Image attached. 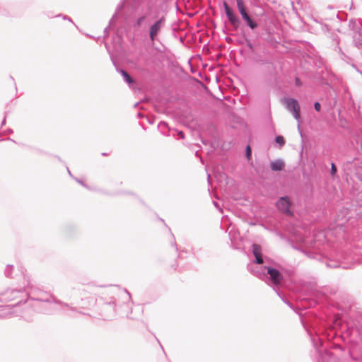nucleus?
Wrapping results in <instances>:
<instances>
[{
	"instance_id": "obj_58",
	"label": "nucleus",
	"mask_w": 362,
	"mask_h": 362,
	"mask_svg": "<svg viewBox=\"0 0 362 362\" xmlns=\"http://www.w3.org/2000/svg\"><path fill=\"white\" fill-rule=\"evenodd\" d=\"M336 111L337 112L338 115L339 116V107L336 108Z\"/></svg>"
},
{
	"instance_id": "obj_53",
	"label": "nucleus",
	"mask_w": 362,
	"mask_h": 362,
	"mask_svg": "<svg viewBox=\"0 0 362 362\" xmlns=\"http://www.w3.org/2000/svg\"><path fill=\"white\" fill-rule=\"evenodd\" d=\"M117 37H118V40H122V36L119 35L118 34L117 35Z\"/></svg>"
},
{
	"instance_id": "obj_4",
	"label": "nucleus",
	"mask_w": 362,
	"mask_h": 362,
	"mask_svg": "<svg viewBox=\"0 0 362 362\" xmlns=\"http://www.w3.org/2000/svg\"><path fill=\"white\" fill-rule=\"evenodd\" d=\"M152 8L148 6L146 11L132 21V27L135 33L139 31L147 32L149 40L153 42L158 40V36L165 27L166 17L162 15L150 23V15Z\"/></svg>"
},
{
	"instance_id": "obj_45",
	"label": "nucleus",
	"mask_w": 362,
	"mask_h": 362,
	"mask_svg": "<svg viewBox=\"0 0 362 362\" xmlns=\"http://www.w3.org/2000/svg\"><path fill=\"white\" fill-rule=\"evenodd\" d=\"M143 117H144V115L141 112H138L137 113V117L138 118H142Z\"/></svg>"
},
{
	"instance_id": "obj_34",
	"label": "nucleus",
	"mask_w": 362,
	"mask_h": 362,
	"mask_svg": "<svg viewBox=\"0 0 362 362\" xmlns=\"http://www.w3.org/2000/svg\"><path fill=\"white\" fill-rule=\"evenodd\" d=\"M141 2L142 0H133V7L134 8H138V6L141 5Z\"/></svg>"
},
{
	"instance_id": "obj_26",
	"label": "nucleus",
	"mask_w": 362,
	"mask_h": 362,
	"mask_svg": "<svg viewBox=\"0 0 362 362\" xmlns=\"http://www.w3.org/2000/svg\"><path fill=\"white\" fill-rule=\"evenodd\" d=\"M245 157L247 160L252 159V149L249 144L245 147Z\"/></svg>"
},
{
	"instance_id": "obj_43",
	"label": "nucleus",
	"mask_w": 362,
	"mask_h": 362,
	"mask_svg": "<svg viewBox=\"0 0 362 362\" xmlns=\"http://www.w3.org/2000/svg\"><path fill=\"white\" fill-rule=\"evenodd\" d=\"M340 227H341V231H344V230H345V229H346V227L343 223H341Z\"/></svg>"
},
{
	"instance_id": "obj_7",
	"label": "nucleus",
	"mask_w": 362,
	"mask_h": 362,
	"mask_svg": "<svg viewBox=\"0 0 362 362\" xmlns=\"http://www.w3.org/2000/svg\"><path fill=\"white\" fill-rule=\"evenodd\" d=\"M223 7L225 15L234 30L237 31L239 29L242 23L241 20L243 21L244 25L252 31H255L259 28V23L249 13L241 16L240 19L226 1L223 2Z\"/></svg>"
},
{
	"instance_id": "obj_61",
	"label": "nucleus",
	"mask_w": 362,
	"mask_h": 362,
	"mask_svg": "<svg viewBox=\"0 0 362 362\" xmlns=\"http://www.w3.org/2000/svg\"><path fill=\"white\" fill-rule=\"evenodd\" d=\"M340 119H341V122L342 120H344V117L342 116H341Z\"/></svg>"
},
{
	"instance_id": "obj_6",
	"label": "nucleus",
	"mask_w": 362,
	"mask_h": 362,
	"mask_svg": "<svg viewBox=\"0 0 362 362\" xmlns=\"http://www.w3.org/2000/svg\"><path fill=\"white\" fill-rule=\"evenodd\" d=\"M277 235L283 240H285L291 247L293 249L301 251L303 252L307 257L311 259H314L322 262L326 264V266L329 268H338L339 267V259L338 255H336L334 259H331L327 256L324 255L319 251L311 250L308 248H305L304 246L298 243H296L292 238L288 237L286 235L283 233L279 231Z\"/></svg>"
},
{
	"instance_id": "obj_29",
	"label": "nucleus",
	"mask_w": 362,
	"mask_h": 362,
	"mask_svg": "<svg viewBox=\"0 0 362 362\" xmlns=\"http://www.w3.org/2000/svg\"><path fill=\"white\" fill-rule=\"evenodd\" d=\"M337 165L334 163H332L330 174L332 176H334L337 174Z\"/></svg>"
},
{
	"instance_id": "obj_60",
	"label": "nucleus",
	"mask_w": 362,
	"mask_h": 362,
	"mask_svg": "<svg viewBox=\"0 0 362 362\" xmlns=\"http://www.w3.org/2000/svg\"><path fill=\"white\" fill-rule=\"evenodd\" d=\"M138 105H139V103H136L134 104V107H136L138 106Z\"/></svg>"
},
{
	"instance_id": "obj_2",
	"label": "nucleus",
	"mask_w": 362,
	"mask_h": 362,
	"mask_svg": "<svg viewBox=\"0 0 362 362\" xmlns=\"http://www.w3.org/2000/svg\"><path fill=\"white\" fill-rule=\"evenodd\" d=\"M341 352L349 354L354 361L362 357V313L354 298L341 291Z\"/></svg>"
},
{
	"instance_id": "obj_57",
	"label": "nucleus",
	"mask_w": 362,
	"mask_h": 362,
	"mask_svg": "<svg viewBox=\"0 0 362 362\" xmlns=\"http://www.w3.org/2000/svg\"><path fill=\"white\" fill-rule=\"evenodd\" d=\"M105 47H106V49H107V52H108L109 53H110V50H109L108 45H107V44H105Z\"/></svg>"
},
{
	"instance_id": "obj_15",
	"label": "nucleus",
	"mask_w": 362,
	"mask_h": 362,
	"mask_svg": "<svg viewBox=\"0 0 362 362\" xmlns=\"http://www.w3.org/2000/svg\"><path fill=\"white\" fill-rule=\"evenodd\" d=\"M252 252L255 257L254 262L259 263L260 262H262V248L260 245L253 243L252 245Z\"/></svg>"
},
{
	"instance_id": "obj_30",
	"label": "nucleus",
	"mask_w": 362,
	"mask_h": 362,
	"mask_svg": "<svg viewBox=\"0 0 362 362\" xmlns=\"http://www.w3.org/2000/svg\"><path fill=\"white\" fill-rule=\"evenodd\" d=\"M54 17H56V18L62 17L64 20L69 21V22H71L73 24H74V23L73 22L72 19L69 16H68L66 15L57 14V15L54 16Z\"/></svg>"
},
{
	"instance_id": "obj_51",
	"label": "nucleus",
	"mask_w": 362,
	"mask_h": 362,
	"mask_svg": "<svg viewBox=\"0 0 362 362\" xmlns=\"http://www.w3.org/2000/svg\"><path fill=\"white\" fill-rule=\"evenodd\" d=\"M207 180H208V183L211 184V182H210V175L209 174H208Z\"/></svg>"
},
{
	"instance_id": "obj_24",
	"label": "nucleus",
	"mask_w": 362,
	"mask_h": 362,
	"mask_svg": "<svg viewBox=\"0 0 362 362\" xmlns=\"http://www.w3.org/2000/svg\"><path fill=\"white\" fill-rule=\"evenodd\" d=\"M322 30H324L325 32H327V33H330L332 30H334V31H337V32H339V28H333L332 25H329V24H323L322 25Z\"/></svg>"
},
{
	"instance_id": "obj_44",
	"label": "nucleus",
	"mask_w": 362,
	"mask_h": 362,
	"mask_svg": "<svg viewBox=\"0 0 362 362\" xmlns=\"http://www.w3.org/2000/svg\"><path fill=\"white\" fill-rule=\"evenodd\" d=\"M148 122L149 124H152L154 123V119L148 118Z\"/></svg>"
},
{
	"instance_id": "obj_54",
	"label": "nucleus",
	"mask_w": 362,
	"mask_h": 362,
	"mask_svg": "<svg viewBox=\"0 0 362 362\" xmlns=\"http://www.w3.org/2000/svg\"><path fill=\"white\" fill-rule=\"evenodd\" d=\"M67 171H68L69 175L71 177H73V175H71V172H70V170H69V169L68 168H67Z\"/></svg>"
},
{
	"instance_id": "obj_1",
	"label": "nucleus",
	"mask_w": 362,
	"mask_h": 362,
	"mask_svg": "<svg viewBox=\"0 0 362 362\" xmlns=\"http://www.w3.org/2000/svg\"><path fill=\"white\" fill-rule=\"evenodd\" d=\"M286 286L284 276L278 286L273 289L281 300L299 315L301 324L310 337L311 342L318 353L317 362H339L338 358L329 351L339 348V337L335 325L327 324L317 316L303 317L298 313L299 307H296L281 291V288Z\"/></svg>"
},
{
	"instance_id": "obj_5",
	"label": "nucleus",
	"mask_w": 362,
	"mask_h": 362,
	"mask_svg": "<svg viewBox=\"0 0 362 362\" xmlns=\"http://www.w3.org/2000/svg\"><path fill=\"white\" fill-rule=\"evenodd\" d=\"M263 263V260L259 263L253 262L248 265V269L252 274L264 280L273 289H275L280 284L283 274L277 269L264 265Z\"/></svg>"
},
{
	"instance_id": "obj_62",
	"label": "nucleus",
	"mask_w": 362,
	"mask_h": 362,
	"mask_svg": "<svg viewBox=\"0 0 362 362\" xmlns=\"http://www.w3.org/2000/svg\"><path fill=\"white\" fill-rule=\"evenodd\" d=\"M156 341H158L159 345H161V343H160V341H159L158 339H156Z\"/></svg>"
},
{
	"instance_id": "obj_63",
	"label": "nucleus",
	"mask_w": 362,
	"mask_h": 362,
	"mask_svg": "<svg viewBox=\"0 0 362 362\" xmlns=\"http://www.w3.org/2000/svg\"><path fill=\"white\" fill-rule=\"evenodd\" d=\"M156 341H158L159 345H161V343H160V341H159L158 339H156Z\"/></svg>"
},
{
	"instance_id": "obj_3",
	"label": "nucleus",
	"mask_w": 362,
	"mask_h": 362,
	"mask_svg": "<svg viewBox=\"0 0 362 362\" xmlns=\"http://www.w3.org/2000/svg\"><path fill=\"white\" fill-rule=\"evenodd\" d=\"M26 284L21 288H7L5 291H0V296L5 301H11L19 297H25V299H21L14 305H18L22 303H25L28 300L35 303H40L37 305L31 303L32 306H37V311L41 313L52 315L54 313V309L51 307V303L61 305L65 306L72 311H76V308L72 307L66 303L57 299L55 296L42 291L41 289L34 286L31 284L30 281L26 275L22 272Z\"/></svg>"
},
{
	"instance_id": "obj_11",
	"label": "nucleus",
	"mask_w": 362,
	"mask_h": 362,
	"mask_svg": "<svg viewBox=\"0 0 362 362\" xmlns=\"http://www.w3.org/2000/svg\"><path fill=\"white\" fill-rule=\"evenodd\" d=\"M341 90H343V94H341V110L342 108L349 110L355 109V103L351 94L346 87H344L341 83Z\"/></svg>"
},
{
	"instance_id": "obj_17",
	"label": "nucleus",
	"mask_w": 362,
	"mask_h": 362,
	"mask_svg": "<svg viewBox=\"0 0 362 362\" xmlns=\"http://www.w3.org/2000/svg\"><path fill=\"white\" fill-rule=\"evenodd\" d=\"M349 27L351 30L354 31V33L361 31L362 25L361 22L357 21L356 19H351L349 22Z\"/></svg>"
},
{
	"instance_id": "obj_48",
	"label": "nucleus",
	"mask_w": 362,
	"mask_h": 362,
	"mask_svg": "<svg viewBox=\"0 0 362 362\" xmlns=\"http://www.w3.org/2000/svg\"><path fill=\"white\" fill-rule=\"evenodd\" d=\"M202 142L204 144H205V145H206V144H208V141L204 140V139H202Z\"/></svg>"
},
{
	"instance_id": "obj_22",
	"label": "nucleus",
	"mask_w": 362,
	"mask_h": 362,
	"mask_svg": "<svg viewBox=\"0 0 362 362\" xmlns=\"http://www.w3.org/2000/svg\"><path fill=\"white\" fill-rule=\"evenodd\" d=\"M14 271V267L12 264H7L4 269V275L6 278L12 279V274Z\"/></svg>"
},
{
	"instance_id": "obj_55",
	"label": "nucleus",
	"mask_w": 362,
	"mask_h": 362,
	"mask_svg": "<svg viewBox=\"0 0 362 362\" xmlns=\"http://www.w3.org/2000/svg\"><path fill=\"white\" fill-rule=\"evenodd\" d=\"M107 155H108L107 153H105V152L102 153L103 156H106Z\"/></svg>"
},
{
	"instance_id": "obj_49",
	"label": "nucleus",
	"mask_w": 362,
	"mask_h": 362,
	"mask_svg": "<svg viewBox=\"0 0 362 362\" xmlns=\"http://www.w3.org/2000/svg\"><path fill=\"white\" fill-rule=\"evenodd\" d=\"M336 18L339 20V11H337Z\"/></svg>"
},
{
	"instance_id": "obj_27",
	"label": "nucleus",
	"mask_w": 362,
	"mask_h": 362,
	"mask_svg": "<svg viewBox=\"0 0 362 362\" xmlns=\"http://www.w3.org/2000/svg\"><path fill=\"white\" fill-rule=\"evenodd\" d=\"M117 20H116L115 21H113V23L112 24H110L108 25V26H107L105 29H104V37H107L109 36V30H110V28L111 26H115L116 25V22H117Z\"/></svg>"
},
{
	"instance_id": "obj_16",
	"label": "nucleus",
	"mask_w": 362,
	"mask_h": 362,
	"mask_svg": "<svg viewBox=\"0 0 362 362\" xmlns=\"http://www.w3.org/2000/svg\"><path fill=\"white\" fill-rule=\"evenodd\" d=\"M285 168V163L281 159H276L271 161L270 168L274 172H280Z\"/></svg>"
},
{
	"instance_id": "obj_10",
	"label": "nucleus",
	"mask_w": 362,
	"mask_h": 362,
	"mask_svg": "<svg viewBox=\"0 0 362 362\" xmlns=\"http://www.w3.org/2000/svg\"><path fill=\"white\" fill-rule=\"evenodd\" d=\"M276 207L283 214L288 216H293V212L291 209L292 206V202L288 196L285 195L280 197L276 202Z\"/></svg>"
},
{
	"instance_id": "obj_39",
	"label": "nucleus",
	"mask_w": 362,
	"mask_h": 362,
	"mask_svg": "<svg viewBox=\"0 0 362 362\" xmlns=\"http://www.w3.org/2000/svg\"><path fill=\"white\" fill-rule=\"evenodd\" d=\"M172 238L173 239V241L171 243V245L173 247H175L176 248V251H177V245L176 243L175 242V236L173 233H171Z\"/></svg>"
},
{
	"instance_id": "obj_46",
	"label": "nucleus",
	"mask_w": 362,
	"mask_h": 362,
	"mask_svg": "<svg viewBox=\"0 0 362 362\" xmlns=\"http://www.w3.org/2000/svg\"><path fill=\"white\" fill-rule=\"evenodd\" d=\"M298 131H299L300 135L302 136H303V134H302V131H301V129H300V125H299V124L298 125Z\"/></svg>"
},
{
	"instance_id": "obj_37",
	"label": "nucleus",
	"mask_w": 362,
	"mask_h": 362,
	"mask_svg": "<svg viewBox=\"0 0 362 362\" xmlns=\"http://www.w3.org/2000/svg\"><path fill=\"white\" fill-rule=\"evenodd\" d=\"M0 15L6 16L8 15V11L0 6Z\"/></svg>"
},
{
	"instance_id": "obj_19",
	"label": "nucleus",
	"mask_w": 362,
	"mask_h": 362,
	"mask_svg": "<svg viewBox=\"0 0 362 362\" xmlns=\"http://www.w3.org/2000/svg\"><path fill=\"white\" fill-rule=\"evenodd\" d=\"M158 129L160 132L162 134L165 136H170V132L172 131L169 128L168 124L164 121H161L159 122V124H158Z\"/></svg>"
},
{
	"instance_id": "obj_25",
	"label": "nucleus",
	"mask_w": 362,
	"mask_h": 362,
	"mask_svg": "<svg viewBox=\"0 0 362 362\" xmlns=\"http://www.w3.org/2000/svg\"><path fill=\"white\" fill-rule=\"evenodd\" d=\"M329 37L335 42L336 47L339 48V38L338 37L337 33L332 32L330 33Z\"/></svg>"
},
{
	"instance_id": "obj_14",
	"label": "nucleus",
	"mask_w": 362,
	"mask_h": 362,
	"mask_svg": "<svg viewBox=\"0 0 362 362\" xmlns=\"http://www.w3.org/2000/svg\"><path fill=\"white\" fill-rule=\"evenodd\" d=\"M129 0H121L119 4L117 5L115 12L110 20V24H112L113 21H115L119 17H122L124 19L127 18V15L123 13V9L128 4Z\"/></svg>"
},
{
	"instance_id": "obj_47",
	"label": "nucleus",
	"mask_w": 362,
	"mask_h": 362,
	"mask_svg": "<svg viewBox=\"0 0 362 362\" xmlns=\"http://www.w3.org/2000/svg\"><path fill=\"white\" fill-rule=\"evenodd\" d=\"M334 8V6H331V5H329L327 7V10H332Z\"/></svg>"
},
{
	"instance_id": "obj_28",
	"label": "nucleus",
	"mask_w": 362,
	"mask_h": 362,
	"mask_svg": "<svg viewBox=\"0 0 362 362\" xmlns=\"http://www.w3.org/2000/svg\"><path fill=\"white\" fill-rule=\"evenodd\" d=\"M314 109L316 112L320 113L322 110L321 104L318 101H315L313 104Z\"/></svg>"
},
{
	"instance_id": "obj_59",
	"label": "nucleus",
	"mask_w": 362,
	"mask_h": 362,
	"mask_svg": "<svg viewBox=\"0 0 362 362\" xmlns=\"http://www.w3.org/2000/svg\"><path fill=\"white\" fill-rule=\"evenodd\" d=\"M124 194H134L133 193H132L130 192H124Z\"/></svg>"
},
{
	"instance_id": "obj_12",
	"label": "nucleus",
	"mask_w": 362,
	"mask_h": 362,
	"mask_svg": "<svg viewBox=\"0 0 362 362\" xmlns=\"http://www.w3.org/2000/svg\"><path fill=\"white\" fill-rule=\"evenodd\" d=\"M284 104L293 117L298 122L300 119V107L298 101L293 98H285Z\"/></svg>"
},
{
	"instance_id": "obj_41",
	"label": "nucleus",
	"mask_w": 362,
	"mask_h": 362,
	"mask_svg": "<svg viewBox=\"0 0 362 362\" xmlns=\"http://www.w3.org/2000/svg\"><path fill=\"white\" fill-rule=\"evenodd\" d=\"M213 204H214V206H215L216 208L218 209L219 210H221V207H220L219 204H218L217 202L214 201V202H213Z\"/></svg>"
},
{
	"instance_id": "obj_21",
	"label": "nucleus",
	"mask_w": 362,
	"mask_h": 362,
	"mask_svg": "<svg viewBox=\"0 0 362 362\" xmlns=\"http://www.w3.org/2000/svg\"><path fill=\"white\" fill-rule=\"evenodd\" d=\"M340 53H341V59H342L343 60H344L347 64H350L357 71H359L358 67L356 66V64H354L353 62V59L349 57H347L343 52L342 50L341 49L340 51Z\"/></svg>"
},
{
	"instance_id": "obj_50",
	"label": "nucleus",
	"mask_w": 362,
	"mask_h": 362,
	"mask_svg": "<svg viewBox=\"0 0 362 362\" xmlns=\"http://www.w3.org/2000/svg\"><path fill=\"white\" fill-rule=\"evenodd\" d=\"M6 140L11 141L16 143V141L13 139H11L9 137L6 138Z\"/></svg>"
},
{
	"instance_id": "obj_56",
	"label": "nucleus",
	"mask_w": 362,
	"mask_h": 362,
	"mask_svg": "<svg viewBox=\"0 0 362 362\" xmlns=\"http://www.w3.org/2000/svg\"><path fill=\"white\" fill-rule=\"evenodd\" d=\"M125 292L129 295V298H131L130 293L127 289H125Z\"/></svg>"
},
{
	"instance_id": "obj_13",
	"label": "nucleus",
	"mask_w": 362,
	"mask_h": 362,
	"mask_svg": "<svg viewBox=\"0 0 362 362\" xmlns=\"http://www.w3.org/2000/svg\"><path fill=\"white\" fill-rule=\"evenodd\" d=\"M110 57L116 71L122 75L124 81L128 84L129 88H134L136 85V80L132 78L126 70L119 67L116 60L112 56H110Z\"/></svg>"
},
{
	"instance_id": "obj_52",
	"label": "nucleus",
	"mask_w": 362,
	"mask_h": 362,
	"mask_svg": "<svg viewBox=\"0 0 362 362\" xmlns=\"http://www.w3.org/2000/svg\"><path fill=\"white\" fill-rule=\"evenodd\" d=\"M340 21H346V19H345V18H344L342 17V13H341V18H340Z\"/></svg>"
},
{
	"instance_id": "obj_35",
	"label": "nucleus",
	"mask_w": 362,
	"mask_h": 362,
	"mask_svg": "<svg viewBox=\"0 0 362 362\" xmlns=\"http://www.w3.org/2000/svg\"><path fill=\"white\" fill-rule=\"evenodd\" d=\"M302 81L298 77L295 78V85L297 87H300L302 86Z\"/></svg>"
},
{
	"instance_id": "obj_36",
	"label": "nucleus",
	"mask_w": 362,
	"mask_h": 362,
	"mask_svg": "<svg viewBox=\"0 0 362 362\" xmlns=\"http://www.w3.org/2000/svg\"><path fill=\"white\" fill-rule=\"evenodd\" d=\"M105 305H109V306H110V307L112 308V310H113L114 312L115 311V301H114V300H111V301H110V302L107 303Z\"/></svg>"
},
{
	"instance_id": "obj_8",
	"label": "nucleus",
	"mask_w": 362,
	"mask_h": 362,
	"mask_svg": "<svg viewBox=\"0 0 362 362\" xmlns=\"http://www.w3.org/2000/svg\"><path fill=\"white\" fill-rule=\"evenodd\" d=\"M296 293L297 299L301 303L303 309L314 308L325 298L323 294L305 285L298 286Z\"/></svg>"
},
{
	"instance_id": "obj_23",
	"label": "nucleus",
	"mask_w": 362,
	"mask_h": 362,
	"mask_svg": "<svg viewBox=\"0 0 362 362\" xmlns=\"http://www.w3.org/2000/svg\"><path fill=\"white\" fill-rule=\"evenodd\" d=\"M274 141L279 146V148H282L286 144V140L281 135H276L274 138Z\"/></svg>"
},
{
	"instance_id": "obj_38",
	"label": "nucleus",
	"mask_w": 362,
	"mask_h": 362,
	"mask_svg": "<svg viewBox=\"0 0 362 362\" xmlns=\"http://www.w3.org/2000/svg\"><path fill=\"white\" fill-rule=\"evenodd\" d=\"M13 133V130L11 128H8L2 132L3 134H11Z\"/></svg>"
},
{
	"instance_id": "obj_40",
	"label": "nucleus",
	"mask_w": 362,
	"mask_h": 362,
	"mask_svg": "<svg viewBox=\"0 0 362 362\" xmlns=\"http://www.w3.org/2000/svg\"><path fill=\"white\" fill-rule=\"evenodd\" d=\"M6 123V112L5 113V115L4 117V119L1 123V127H2L3 126H4Z\"/></svg>"
},
{
	"instance_id": "obj_20",
	"label": "nucleus",
	"mask_w": 362,
	"mask_h": 362,
	"mask_svg": "<svg viewBox=\"0 0 362 362\" xmlns=\"http://www.w3.org/2000/svg\"><path fill=\"white\" fill-rule=\"evenodd\" d=\"M353 41L354 42L355 46L358 49H362V33L361 31H358V33H354L353 35Z\"/></svg>"
},
{
	"instance_id": "obj_42",
	"label": "nucleus",
	"mask_w": 362,
	"mask_h": 362,
	"mask_svg": "<svg viewBox=\"0 0 362 362\" xmlns=\"http://www.w3.org/2000/svg\"><path fill=\"white\" fill-rule=\"evenodd\" d=\"M45 14L49 18H52L53 17H54V16H52L50 12H47V13H45Z\"/></svg>"
},
{
	"instance_id": "obj_32",
	"label": "nucleus",
	"mask_w": 362,
	"mask_h": 362,
	"mask_svg": "<svg viewBox=\"0 0 362 362\" xmlns=\"http://www.w3.org/2000/svg\"><path fill=\"white\" fill-rule=\"evenodd\" d=\"M173 132L177 133V139H181L185 138V134L182 131L173 130Z\"/></svg>"
},
{
	"instance_id": "obj_64",
	"label": "nucleus",
	"mask_w": 362,
	"mask_h": 362,
	"mask_svg": "<svg viewBox=\"0 0 362 362\" xmlns=\"http://www.w3.org/2000/svg\"><path fill=\"white\" fill-rule=\"evenodd\" d=\"M87 36H88V37H90V38H93V36H91L90 35H88H88H87Z\"/></svg>"
},
{
	"instance_id": "obj_18",
	"label": "nucleus",
	"mask_w": 362,
	"mask_h": 362,
	"mask_svg": "<svg viewBox=\"0 0 362 362\" xmlns=\"http://www.w3.org/2000/svg\"><path fill=\"white\" fill-rule=\"evenodd\" d=\"M238 11L240 15V16H244L245 14L249 13L247 8L245 5V3L243 0H235Z\"/></svg>"
},
{
	"instance_id": "obj_31",
	"label": "nucleus",
	"mask_w": 362,
	"mask_h": 362,
	"mask_svg": "<svg viewBox=\"0 0 362 362\" xmlns=\"http://www.w3.org/2000/svg\"><path fill=\"white\" fill-rule=\"evenodd\" d=\"M245 42H246L247 47L250 49H253V45L250 39H248L246 36H244Z\"/></svg>"
},
{
	"instance_id": "obj_9",
	"label": "nucleus",
	"mask_w": 362,
	"mask_h": 362,
	"mask_svg": "<svg viewBox=\"0 0 362 362\" xmlns=\"http://www.w3.org/2000/svg\"><path fill=\"white\" fill-rule=\"evenodd\" d=\"M361 262L362 255L358 248L352 245H346L343 249L341 247V268L351 269L354 265L360 264Z\"/></svg>"
},
{
	"instance_id": "obj_33",
	"label": "nucleus",
	"mask_w": 362,
	"mask_h": 362,
	"mask_svg": "<svg viewBox=\"0 0 362 362\" xmlns=\"http://www.w3.org/2000/svg\"><path fill=\"white\" fill-rule=\"evenodd\" d=\"M74 179L78 182L79 183L80 185H81L83 187H86V188H88V186L81 179L79 178H77V177H74Z\"/></svg>"
}]
</instances>
